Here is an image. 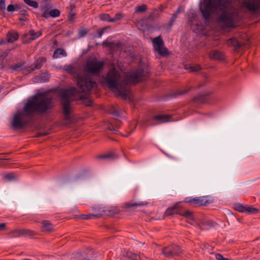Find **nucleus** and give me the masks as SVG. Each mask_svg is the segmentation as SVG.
I'll return each instance as SVG.
<instances>
[{
  "mask_svg": "<svg viewBox=\"0 0 260 260\" xmlns=\"http://www.w3.org/2000/svg\"><path fill=\"white\" fill-rule=\"evenodd\" d=\"M147 9V7L145 5H142L139 6H138L136 8V12H142L145 11Z\"/></svg>",
  "mask_w": 260,
  "mask_h": 260,
  "instance_id": "nucleus-29",
  "label": "nucleus"
},
{
  "mask_svg": "<svg viewBox=\"0 0 260 260\" xmlns=\"http://www.w3.org/2000/svg\"><path fill=\"white\" fill-rule=\"evenodd\" d=\"M42 35L40 31L35 32L34 30H30L24 36L23 41L25 43H30L31 41L38 38Z\"/></svg>",
  "mask_w": 260,
  "mask_h": 260,
  "instance_id": "nucleus-10",
  "label": "nucleus"
},
{
  "mask_svg": "<svg viewBox=\"0 0 260 260\" xmlns=\"http://www.w3.org/2000/svg\"><path fill=\"white\" fill-rule=\"evenodd\" d=\"M232 0H204L200 10L204 18L208 20L213 12L221 11L219 23L225 28L233 27L239 17L238 10L231 5Z\"/></svg>",
  "mask_w": 260,
  "mask_h": 260,
  "instance_id": "nucleus-1",
  "label": "nucleus"
},
{
  "mask_svg": "<svg viewBox=\"0 0 260 260\" xmlns=\"http://www.w3.org/2000/svg\"><path fill=\"white\" fill-rule=\"evenodd\" d=\"M22 260H31V259H27V258H26V259H22Z\"/></svg>",
  "mask_w": 260,
  "mask_h": 260,
  "instance_id": "nucleus-47",
  "label": "nucleus"
},
{
  "mask_svg": "<svg viewBox=\"0 0 260 260\" xmlns=\"http://www.w3.org/2000/svg\"><path fill=\"white\" fill-rule=\"evenodd\" d=\"M154 50L158 53L163 56L169 54L168 49L165 47L164 43L160 37L154 38L152 40Z\"/></svg>",
  "mask_w": 260,
  "mask_h": 260,
  "instance_id": "nucleus-7",
  "label": "nucleus"
},
{
  "mask_svg": "<svg viewBox=\"0 0 260 260\" xmlns=\"http://www.w3.org/2000/svg\"><path fill=\"white\" fill-rule=\"evenodd\" d=\"M6 223H0V230H2L3 229H4L6 228Z\"/></svg>",
  "mask_w": 260,
  "mask_h": 260,
  "instance_id": "nucleus-42",
  "label": "nucleus"
},
{
  "mask_svg": "<svg viewBox=\"0 0 260 260\" xmlns=\"http://www.w3.org/2000/svg\"><path fill=\"white\" fill-rule=\"evenodd\" d=\"M6 5L4 0H0V10L5 9Z\"/></svg>",
  "mask_w": 260,
  "mask_h": 260,
  "instance_id": "nucleus-35",
  "label": "nucleus"
},
{
  "mask_svg": "<svg viewBox=\"0 0 260 260\" xmlns=\"http://www.w3.org/2000/svg\"><path fill=\"white\" fill-rule=\"evenodd\" d=\"M7 37L8 41L9 43H13L18 39L19 35L16 31H11L7 34Z\"/></svg>",
  "mask_w": 260,
  "mask_h": 260,
  "instance_id": "nucleus-18",
  "label": "nucleus"
},
{
  "mask_svg": "<svg viewBox=\"0 0 260 260\" xmlns=\"http://www.w3.org/2000/svg\"><path fill=\"white\" fill-rule=\"evenodd\" d=\"M7 10L9 12H13L15 10V7L13 5H9L7 7Z\"/></svg>",
  "mask_w": 260,
  "mask_h": 260,
  "instance_id": "nucleus-37",
  "label": "nucleus"
},
{
  "mask_svg": "<svg viewBox=\"0 0 260 260\" xmlns=\"http://www.w3.org/2000/svg\"><path fill=\"white\" fill-rule=\"evenodd\" d=\"M49 13L48 14V13L47 12H45L43 14V17H45V18H48L49 16Z\"/></svg>",
  "mask_w": 260,
  "mask_h": 260,
  "instance_id": "nucleus-43",
  "label": "nucleus"
},
{
  "mask_svg": "<svg viewBox=\"0 0 260 260\" xmlns=\"http://www.w3.org/2000/svg\"><path fill=\"white\" fill-rule=\"evenodd\" d=\"M87 31L85 29L80 30L79 31V36L80 37H83L87 34Z\"/></svg>",
  "mask_w": 260,
  "mask_h": 260,
  "instance_id": "nucleus-34",
  "label": "nucleus"
},
{
  "mask_svg": "<svg viewBox=\"0 0 260 260\" xmlns=\"http://www.w3.org/2000/svg\"><path fill=\"white\" fill-rule=\"evenodd\" d=\"M61 55L63 56H66L67 55V53L64 50L58 48L54 51L53 57L54 58H57L58 57H59Z\"/></svg>",
  "mask_w": 260,
  "mask_h": 260,
  "instance_id": "nucleus-23",
  "label": "nucleus"
},
{
  "mask_svg": "<svg viewBox=\"0 0 260 260\" xmlns=\"http://www.w3.org/2000/svg\"><path fill=\"white\" fill-rule=\"evenodd\" d=\"M180 13V10L179 9H178L176 12V13H175L173 16H172V19H171V22H173V21H174L176 19V18H177V14Z\"/></svg>",
  "mask_w": 260,
  "mask_h": 260,
  "instance_id": "nucleus-36",
  "label": "nucleus"
},
{
  "mask_svg": "<svg viewBox=\"0 0 260 260\" xmlns=\"http://www.w3.org/2000/svg\"><path fill=\"white\" fill-rule=\"evenodd\" d=\"M103 67V62L96 59H90L86 61L83 67V70L85 72L91 75H96L102 71Z\"/></svg>",
  "mask_w": 260,
  "mask_h": 260,
  "instance_id": "nucleus-6",
  "label": "nucleus"
},
{
  "mask_svg": "<svg viewBox=\"0 0 260 260\" xmlns=\"http://www.w3.org/2000/svg\"><path fill=\"white\" fill-rule=\"evenodd\" d=\"M46 61V59L45 57H41L37 59L34 64L31 65L30 67V70L31 71H34L37 69H39L41 68L43 66V63L45 62Z\"/></svg>",
  "mask_w": 260,
  "mask_h": 260,
  "instance_id": "nucleus-14",
  "label": "nucleus"
},
{
  "mask_svg": "<svg viewBox=\"0 0 260 260\" xmlns=\"http://www.w3.org/2000/svg\"><path fill=\"white\" fill-rule=\"evenodd\" d=\"M127 257L129 260H145L143 255L133 253H128Z\"/></svg>",
  "mask_w": 260,
  "mask_h": 260,
  "instance_id": "nucleus-22",
  "label": "nucleus"
},
{
  "mask_svg": "<svg viewBox=\"0 0 260 260\" xmlns=\"http://www.w3.org/2000/svg\"><path fill=\"white\" fill-rule=\"evenodd\" d=\"M42 230L44 232H51L53 231V226L48 220H44L41 222Z\"/></svg>",
  "mask_w": 260,
  "mask_h": 260,
  "instance_id": "nucleus-15",
  "label": "nucleus"
},
{
  "mask_svg": "<svg viewBox=\"0 0 260 260\" xmlns=\"http://www.w3.org/2000/svg\"><path fill=\"white\" fill-rule=\"evenodd\" d=\"M179 214L185 217L189 223H192L194 221V218L193 216L192 213L189 210H186L183 212H180Z\"/></svg>",
  "mask_w": 260,
  "mask_h": 260,
  "instance_id": "nucleus-19",
  "label": "nucleus"
},
{
  "mask_svg": "<svg viewBox=\"0 0 260 260\" xmlns=\"http://www.w3.org/2000/svg\"><path fill=\"white\" fill-rule=\"evenodd\" d=\"M29 232L25 229H15L10 232V234L12 235L14 237H17L26 235Z\"/></svg>",
  "mask_w": 260,
  "mask_h": 260,
  "instance_id": "nucleus-17",
  "label": "nucleus"
},
{
  "mask_svg": "<svg viewBox=\"0 0 260 260\" xmlns=\"http://www.w3.org/2000/svg\"><path fill=\"white\" fill-rule=\"evenodd\" d=\"M113 155L112 154H107L103 155H101L100 156V158H107L112 157Z\"/></svg>",
  "mask_w": 260,
  "mask_h": 260,
  "instance_id": "nucleus-38",
  "label": "nucleus"
},
{
  "mask_svg": "<svg viewBox=\"0 0 260 260\" xmlns=\"http://www.w3.org/2000/svg\"><path fill=\"white\" fill-rule=\"evenodd\" d=\"M242 6L249 11L255 12L260 7V0H246L243 2Z\"/></svg>",
  "mask_w": 260,
  "mask_h": 260,
  "instance_id": "nucleus-9",
  "label": "nucleus"
},
{
  "mask_svg": "<svg viewBox=\"0 0 260 260\" xmlns=\"http://www.w3.org/2000/svg\"><path fill=\"white\" fill-rule=\"evenodd\" d=\"M49 15L52 17H57L60 15V12L57 9H53L50 11Z\"/></svg>",
  "mask_w": 260,
  "mask_h": 260,
  "instance_id": "nucleus-26",
  "label": "nucleus"
},
{
  "mask_svg": "<svg viewBox=\"0 0 260 260\" xmlns=\"http://www.w3.org/2000/svg\"><path fill=\"white\" fill-rule=\"evenodd\" d=\"M180 207V204L177 203L173 207L168 208L165 212V214L167 216L171 215L174 214H179V208Z\"/></svg>",
  "mask_w": 260,
  "mask_h": 260,
  "instance_id": "nucleus-16",
  "label": "nucleus"
},
{
  "mask_svg": "<svg viewBox=\"0 0 260 260\" xmlns=\"http://www.w3.org/2000/svg\"><path fill=\"white\" fill-rule=\"evenodd\" d=\"M100 18L103 21H107L108 22H110V20L112 19L108 14H101L100 15Z\"/></svg>",
  "mask_w": 260,
  "mask_h": 260,
  "instance_id": "nucleus-28",
  "label": "nucleus"
},
{
  "mask_svg": "<svg viewBox=\"0 0 260 260\" xmlns=\"http://www.w3.org/2000/svg\"><path fill=\"white\" fill-rule=\"evenodd\" d=\"M146 204H147L146 202H140L137 203V202H134L133 201H131V202H129L125 204V206L126 208H132V207H136V206H144Z\"/></svg>",
  "mask_w": 260,
  "mask_h": 260,
  "instance_id": "nucleus-21",
  "label": "nucleus"
},
{
  "mask_svg": "<svg viewBox=\"0 0 260 260\" xmlns=\"http://www.w3.org/2000/svg\"><path fill=\"white\" fill-rule=\"evenodd\" d=\"M201 68L199 64H195L190 67V70L192 72H197L201 70Z\"/></svg>",
  "mask_w": 260,
  "mask_h": 260,
  "instance_id": "nucleus-30",
  "label": "nucleus"
},
{
  "mask_svg": "<svg viewBox=\"0 0 260 260\" xmlns=\"http://www.w3.org/2000/svg\"><path fill=\"white\" fill-rule=\"evenodd\" d=\"M103 211L105 213H106V214H107V213H107V210H104Z\"/></svg>",
  "mask_w": 260,
  "mask_h": 260,
  "instance_id": "nucleus-46",
  "label": "nucleus"
},
{
  "mask_svg": "<svg viewBox=\"0 0 260 260\" xmlns=\"http://www.w3.org/2000/svg\"><path fill=\"white\" fill-rule=\"evenodd\" d=\"M209 57L211 59L222 60L224 59V55L220 51L213 50L209 53Z\"/></svg>",
  "mask_w": 260,
  "mask_h": 260,
  "instance_id": "nucleus-12",
  "label": "nucleus"
},
{
  "mask_svg": "<svg viewBox=\"0 0 260 260\" xmlns=\"http://www.w3.org/2000/svg\"><path fill=\"white\" fill-rule=\"evenodd\" d=\"M77 85L82 91L86 93L95 88L97 84L90 77L77 75Z\"/></svg>",
  "mask_w": 260,
  "mask_h": 260,
  "instance_id": "nucleus-5",
  "label": "nucleus"
},
{
  "mask_svg": "<svg viewBox=\"0 0 260 260\" xmlns=\"http://www.w3.org/2000/svg\"><path fill=\"white\" fill-rule=\"evenodd\" d=\"M143 76V72L141 70L136 73H131L123 77L113 68L108 72L105 80L108 87L117 96L126 100L129 95L127 85L139 82Z\"/></svg>",
  "mask_w": 260,
  "mask_h": 260,
  "instance_id": "nucleus-3",
  "label": "nucleus"
},
{
  "mask_svg": "<svg viewBox=\"0 0 260 260\" xmlns=\"http://www.w3.org/2000/svg\"><path fill=\"white\" fill-rule=\"evenodd\" d=\"M91 101L90 100H87V103L86 104V105L90 106L91 104Z\"/></svg>",
  "mask_w": 260,
  "mask_h": 260,
  "instance_id": "nucleus-44",
  "label": "nucleus"
},
{
  "mask_svg": "<svg viewBox=\"0 0 260 260\" xmlns=\"http://www.w3.org/2000/svg\"><path fill=\"white\" fill-rule=\"evenodd\" d=\"M51 100L43 94L36 95L29 100L24 107L23 112H18L13 117L12 125L16 129L24 127L28 122L33 113H44L52 108Z\"/></svg>",
  "mask_w": 260,
  "mask_h": 260,
  "instance_id": "nucleus-2",
  "label": "nucleus"
},
{
  "mask_svg": "<svg viewBox=\"0 0 260 260\" xmlns=\"http://www.w3.org/2000/svg\"><path fill=\"white\" fill-rule=\"evenodd\" d=\"M228 46L235 47L236 48H240L242 44L238 42L235 38L229 39L226 43Z\"/></svg>",
  "mask_w": 260,
  "mask_h": 260,
  "instance_id": "nucleus-20",
  "label": "nucleus"
},
{
  "mask_svg": "<svg viewBox=\"0 0 260 260\" xmlns=\"http://www.w3.org/2000/svg\"><path fill=\"white\" fill-rule=\"evenodd\" d=\"M123 17V15L121 13H116L115 15V17L112 18L111 20H110V22H116L120 19H121Z\"/></svg>",
  "mask_w": 260,
  "mask_h": 260,
  "instance_id": "nucleus-27",
  "label": "nucleus"
},
{
  "mask_svg": "<svg viewBox=\"0 0 260 260\" xmlns=\"http://www.w3.org/2000/svg\"><path fill=\"white\" fill-rule=\"evenodd\" d=\"M24 3L28 6L33 7L34 8H37L38 7V4L37 2L31 0H23Z\"/></svg>",
  "mask_w": 260,
  "mask_h": 260,
  "instance_id": "nucleus-25",
  "label": "nucleus"
},
{
  "mask_svg": "<svg viewBox=\"0 0 260 260\" xmlns=\"http://www.w3.org/2000/svg\"><path fill=\"white\" fill-rule=\"evenodd\" d=\"M95 216L99 217V216L94 215H92V214H87V215L83 214L81 216V218L83 219H90L92 217H95Z\"/></svg>",
  "mask_w": 260,
  "mask_h": 260,
  "instance_id": "nucleus-32",
  "label": "nucleus"
},
{
  "mask_svg": "<svg viewBox=\"0 0 260 260\" xmlns=\"http://www.w3.org/2000/svg\"><path fill=\"white\" fill-rule=\"evenodd\" d=\"M21 68V65L20 64H16L15 66H12L11 69L14 70H18Z\"/></svg>",
  "mask_w": 260,
  "mask_h": 260,
  "instance_id": "nucleus-40",
  "label": "nucleus"
},
{
  "mask_svg": "<svg viewBox=\"0 0 260 260\" xmlns=\"http://www.w3.org/2000/svg\"><path fill=\"white\" fill-rule=\"evenodd\" d=\"M74 15L73 14H71V17L70 19H72V18L74 17Z\"/></svg>",
  "mask_w": 260,
  "mask_h": 260,
  "instance_id": "nucleus-45",
  "label": "nucleus"
},
{
  "mask_svg": "<svg viewBox=\"0 0 260 260\" xmlns=\"http://www.w3.org/2000/svg\"><path fill=\"white\" fill-rule=\"evenodd\" d=\"M182 252L181 248L176 245H171L162 250V253L167 257H172L179 255Z\"/></svg>",
  "mask_w": 260,
  "mask_h": 260,
  "instance_id": "nucleus-8",
  "label": "nucleus"
},
{
  "mask_svg": "<svg viewBox=\"0 0 260 260\" xmlns=\"http://www.w3.org/2000/svg\"><path fill=\"white\" fill-rule=\"evenodd\" d=\"M187 202L197 206H203L206 204L207 200L205 197H201L190 199Z\"/></svg>",
  "mask_w": 260,
  "mask_h": 260,
  "instance_id": "nucleus-11",
  "label": "nucleus"
},
{
  "mask_svg": "<svg viewBox=\"0 0 260 260\" xmlns=\"http://www.w3.org/2000/svg\"><path fill=\"white\" fill-rule=\"evenodd\" d=\"M105 29V28H103V29L98 30V34L99 35V37H101L103 34L104 33Z\"/></svg>",
  "mask_w": 260,
  "mask_h": 260,
  "instance_id": "nucleus-41",
  "label": "nucleus"
},
{
  "mask_svg": "<svg viewBox=\"0 0 260 260\" xmlns=\"http://www.w3.org/2000/svg\"><path fill=\"white\" fill-rule=\"evenodd\" d=\"M257 209L252 207H246V212L248 213H256Z\"/></svg>",
  "mask_w": 260,
  "mask_h": 260,
  "instance_id": "nucleus-33",
  "label": "nucleus"
},
{
  "mask_svg": "<svg viewBox=\"0 0 260 260\" xmlns=\"http://www.w3.org/2000/svg\"><path fill=\"white\" fill-rule=\"evenodd\" d=\"M64 69L67 71L72 72L73 68L71 66H66L64 67Z\"/></svg>",
  "mask_w": 260,
  "mask_h": 260,
  "instance_id": "nucleus-39",
  "label": "nucleus"
},
{
  "mask_svg": "<svg viewBox=\"0 0 260 260\" xmlns=\"http://www.w3.org/2000/svg\"><path fill=\"white\" fill-rule=\"evenodd\" d=\"M234 209L241 212H246V207L244 206L243 205L239 204V203H236L234 205Z\"/></svg>",
  "mask_w": 260,
  "mask_h": 260,
  "instance_id": "nucleus-24",
  "label": "nucleus"
},
{
  "mask_svg": "<svg viewBox=\"0 0 260 260\" xmlns=\"http://www.w3.org/2000/svg\"><path fill=\"white\" fill-rule=\"evenodd\" d=\"M4 178L7 180H11L15 178V175L13 173H9L4 176Z\"/></svg>",
  "mask_w": 260,
  "mask_h": 260,
  "instance_id": "nucleus-31",
  "label": "nucleus"
},
{
  "mask_svg": "<svg viewBox=\"0 0 260 260\" xmlns=\"http://www.w3.org/2000/svg\"><path fill=\"white\" fill-rule=\"evenodd\" d=\"M60 95L64 119L69 122H72L73 120L70 115L72 112L71 102L74 100L82 99V97L78 90L74 87L61 91Z\"/></svg>",
  "mask_w": 260,
  "mask_h": 260,
  "instance_id": "nucleus-4",
  "label": "nucleus"
},
{
  "mask_svg": "<svg viewBox=\"0 0 260 260\" xmlns=\"http://www.w3.org/2000/svg\"><path fill=\"white\" fill-rule=\"evenodd\" d=\"M170 115H156L153 117V119L157 121L158 123H163L171 121Z\"/></svg>",
  "mask_w": 260,
  "mask_h": 260,
  "instance_id": "nucleus-13",
  "label": "nucleus"
}]
</instances>
